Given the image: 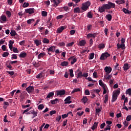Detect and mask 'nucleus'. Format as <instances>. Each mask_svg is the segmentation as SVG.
<instances>
[{
	"label": "nucleus",
	"mask_w": 131,
	"mask_h": 131,
	"mask_svg": "<svg viewBox=\"0 0 131 131\" xmlns=\"http://www.w3.org/2000/svg\"><path fill=\"white\" fill-rule=\"evenodd\" d=\"M46 53L45 52H42L40 53L38 55V59H41V58H43V57H45V56H46Z\"/></svg>",
	"instance_id": "nucleus-19"
},
{
	"label": "nucleus",
	"mask_w": 131,
	"mask_h": 131,
	"mask_svg": "<svg viewBox=\"0 0 131 131\" xmlns=\"http://www.w3.org/2000/svg\"><path fill=\"white\" fill-rule=\"evenodd\" d=\"M85 43H86L85 40H81L79 41V46H80V47H84V46L85 45Z\"/></svg>",
	"instance_id": "nucleus-12"
},
{
	"label": "nucleus",
	"mask_w": 131,
	"mask_h": 131,
	"mask_svg": "<svg viewBox=\"0 0 131 131\" xmlns=\"http://www.w3.org/2000/svg\"><path fill=\"white\" fill-rule=\"evenodd\" d=\"M83 77L82 72L81 71H79V72L77 74V78H81V77Z\"/></svg>",
	"instance_id": "nucleus-34"
},
{
	"label": "nucleus",
	"mask_w": 131,
	"mask_h": 131,
	"mask_svg": "<svg viewBox=\"0 0 131 131\" xmlns=\"http://www.w3.org/2000/svg\"><path fill=\"white\" fill-rule=\"evenodd\" d=\"M7 73H8V74H10V75H14V74H15V72H14V71H7Z\"/></svg>",
	"instance_id": "nucleus-60"
},
{
	"label": "nucleus",
	"mask_w": 131,
	"mask_h": 131,
	"mask_svg": "<svg viewBox=\"0 0 131 131\" xmlns=\"http://www.w3.org/2000/svg\"><path fill=\"white\" fill-rule=\"evenodd\" d=\"M69 63L68 61H63L60 63L61 66L64 67L65 66H68Z\"/></svg>",
	"instance_id": "nucleus-24"
},
{
	"label": "nucleus",
	"mask_w": 131,
	"mask_h": 131,
	"mask_svg": "<svg viewBox=\"0 0 131 131\" xmlns=\"http://www.w3.org/2000/svg\"><path fill=\"white\" fill-rule=\"evenodd\" d=\"M104 71H105L106 74H110L111 71H112V68L110 67H105L104 68Z\"/></svg>",
	"instance_id": "nucleus-6"
},
{
	"label": "nucleus",
	"mask_w": 131,
	"mask_h": 131,
	"mask_svg": "<svg viewBox=\"0 0 131 131\" xmlns=\"http://www.w3.org/2000/svg\"><path fill=\"white\" fill-rule=\"evenodd\" d=\"M91 6V2L88 1L85 3H83L82 4L81 6V10H82V13H83V12L87 11V10L89 9V7Z\"/></svg>",
	"instance_id": "nucleus-1"
},
{
	"label": "nucleus",
	"mask_w": 131,
	"mask_h": 131,
	"mask_svg": "<svg viewBox=\"0 0 131 131\" xmlns=\"http://www.w3.org/2000/svg\"><path fill=\"white\" fill-rule=\"evenodd\" d=\"M54 92H50L47 95L46 99H50V98H52V97H54Z\"/></svg>",
	"instance_id": "nucleus-18"
},
{
	"label": "nucleus",
	"mask_w": 131,
	"mask_h": 131,
	"mask_svg": "<svg viewBox=\"0 0 131 131\" xmlns=\"http://www.w3.org/2000/svg\"><path fill=\"white\" fill-rule=\"evenodd\" d=\"M12 50L13 51V53H19V50H18L17 48L13 47Z\"/></svg>",
	"instance_id": "nucleus-52"
},
{
	"label": "nucleus",
	"mask_w": 131,
	"mask_h": 131,
	"mask_svg": "<svg viewBox=\"0 0 131 131\" xmlns=\"http://www.w3.org/2000/svg\"><path fill=\"white\" fill-rule=\"evenodd\" d=\"M13 59H15V60H17L18 59V56L16 55V54H13L12 55L11 59L13 60Z\"/></svg>",
	"instance_id": "nucleus-49"
},
{
	"label": "nucleus",
	"mask_w": 131,
	"mask_h": 131,
	"mask_svg": "<svg viewBox=\"0 0 131 131\" xmlns=\"http://www.w3.org/2000/svg\"><path fill=\"white\" fill-rule=\"evenodd\" d=\"M27 22L28 24H32V23H33V22H34V19L32 18V19H28L27 21Z\"/></svg>",
	"instance_id": "nucleus-37"
},
{
	"label": "nucleus",
	"mask_w": 131,
	"mask_h": 131,
	"mask_svg": "<svg viewBox=\"0 0 131 131\" xmlns=\"http://www.w3.org/2000/svg\"><path fill=\"white\" fill-rule=\"evenodd\" d=\"M88 100L89 99H88V98H86V96H84L83 98L81 99L82 102H83L84 104H85Z\"/></svg>",
	"instance_id": "nucleus-28"
},
{
	"label": "nucleus",
	"mask_w": 131,
	"mask_h": 131,
	"mask_svg": "<svg viewBox=\"0 0 131 131\" xmlns=\"http://www.w3.org/2000/svg\"><path fill=\"white\" fill-rule=\"evenodd\" d=\"M99 123L97 122H95L94 124L93 125L92 127H91V129H92L93 130H94V129H96V128H97V127H98V124Z\"/></svg>",
	"instance_id": "nucleus-15"
},
{
	"label": "nucleus",
	"mask_w": 131,
	"mask_h": 131,
	"mask_svg": "<svg viewBox=\"0 0 131 131\" xmlns=\"http://www.w3.org/2000/svg\"><path fill=\"white\" fill-rule=\"evenodd\" d=\"M80 91L81 90L79 88L75 89L72 91L71 94H74V93H77V92H80Z\"/></svg>",
	"instance_id": "nucleus-36"
},
{
	"label": "nucleus",
	"mask_w": 131,
	"mask_h": 131,
	"mask_svg": "<svg viewBox=\"0 0 131 131\" xmlns=\"http://www.w3.org/2000/svg\"><path fill=\"white\" fill-rule=\"evenodd\" d=\"M11 63H10V60H8L6 63V67H7V68H9L10 70H13V69H12L13 67H12V66H11Z\"/></svg>",
	"instance_id": "nucleus-11"
},
{
	"label": "nucleus",
	"mask_w": 131,
	"mask_h": 131,
	"mask_svg": "<svg viewBox=\"0 0 131 131\" xmlns=\"http://www.w3.org/2000/svg\"><path fill=\"white\" fill-rule=\"evenodd\" d=\"M93 77L94 78H98V74L96 72H94L93 74Z\"/></svg>",
	"instance_id": "nucleus-57"
},
{
	"label": "nucleus",
	"mask_w": 131,
	"mask_h": 131,
	"mask_svg": "<svg viewBox=\"0 0 131 131\" xmlns=\"http://www.w3.org/2000/svg\"><path fill=\"white\" fill-rule=\"evenodd\" d=\"M26 90L29 94H30V93H32L34 91V87L33 86H29Z\"/></svg>",
	"instance_id": "nucleus-7"
},
{
	"label": "nucleus",
	"mask_w": 131,
	"mask_h": 131,
	"mask_svg": "<svg viewBox=\"0 0 131 131\" xmlns=\"http://www.w3.org/2000/svg\"><path fill=\"white\" fill-rule=\"evenodd\" d=\"M10 34L11 36H16V35H17V33L15 30H11Z\"/></svg>",
	"instance_id": "nucleus-29"
},
{
	"label": "nucleus",
	"mask_w": 131,
	"mask_h": 131,
	"mask_svg": "<svg viewBox=\"0 0 131 131\" xmlns=\"http://www.w3.org/2000/svg\"><path fill=\"white\" fill-rule=\"evenodd\" d=\"M58 101H59V99L55 98V100H51V103L52 105H55V104H57Z\"/></svg>",
	"instance_id": "nucleus-22"
},
{
	"label": "nucleus",
	"mask_w": 131,
	"mask_h": 131,
	"mask_svg": "<svg viewBox=\"0 0 131 131\" xmlns=\"http://www.w3.org/2000/svg\"><path fill=\"white\" fill-rule=\"evenodd\" d=\"M116 3L118 5H121L122 4H124L125 1H124V0H117L116 1Z\"/></svg>",
	"instance_id": "nucleus-23"
},
{
	"label": "nucleus",
	"mask_w": 131,
	"mask_h": 131,
	"mask_svg": "<svg viewBox=\"0 0 131 131\" xmlns=\"http://www.w3.org/2000/svg\"><path fill=\"white\" fill-rule=\"evenodd\" d=\"M87 17H88V18H90L91 19H92L93 18V15H92V12H89L88 13Z\"/></svg>",
	"instance_id": "nucleus-51"
},
{
	"label": "nucleus",
	"mask_w": 131,
	"mask_h": 131,
	"mask_svg": "<svg viewBox=\"0 0 131 131\" xmlns=\"http://www.w3.org/2000/svg\"><path fill=\"white\" fill-rule=\"evenodd\" d=\"M74 45V42H72L71 43H69L67 45V47H72Z\"/></svg>",
	"instance_id": "nucleus-64"
},
{
	"label": "nucleus",
	"mask_w": 131,
	"mask_h": 131,
	"mask_svg": "<svg viewBox=\"0 0 131 131\" xmlns=\"http://www.w3.org/2000/svg\"><path fill=\"white\" fill-rule=\"evenodd\" d=\"M126 120L127 121H130V120H131V115L127 116L126 118Z\"/></svg>",
	"instance_id": "nucleus-61"
},
{
	"label": "nucleus",
	"mask_w": 131,
	"mask_h": 131,
	"mask_svg": "<svg viewBox=\"0 0 131 131\" xmlns=\"http://www.w3.org/2000/svg\"><path fill=\"white\" fill-rule=\"evenodd\" d=\"M108 76L106 77V75L104 76L105 78H106V79H111V78H112V75H107Z\"/></svg>",
	"instance_id": "nucleus-56"
},
{
	"label": "nucleus",
	"mask_w": 131,
	"mask_h": 131,
	"mask_svg": "<svg viewBox=\"0 0 131 131\" xmlns=\"http://www.w3.org/2000/svg\"><path fill=\"white\" fill-rule=\"evenodd\" d=\"M70 75L71 77H73L74 76V74H73V69H70Z\"/></svg>",
	"instance_id": "nucleus-44"
},
{
	"label": "nucleus",
	"mask_w": 131,
	"mask_h": 131,
	"mask_svg": "<svg viewBox=\"0 0 131 131\" xmlns=\"http://www.w3.org/2000/svg\"><path fill=\"white\" fill-rule=\"evenodd\" d=\"M126 94L131 96V89H128L126 91Z\"/></svg>",
	"instance_id": "nucleus-46"
},
{
	"label": "nucleus",
	"mask_w": 131,
	"mask_h": 131,
	"mask_svg": "<svg viewBox=\"0 0 131 131\" xmlns=\"http://www.w3.org/2000/svg\"><path fill=\"white\" fill-rule=\"evenodd\" d=\"M40 61L38 62L37 63L35 62H33V66H34V67H39V66H40Z\"/></svg>",
	"instance_id": "nucleus-32"
},
{
	"label": "nucleus",
	"mask_w": 131,
	"mask_h": 131,
	"mask_svg": "<svg viewBox=\"0 0 131 131\" xmlns=\"http://www.w3.org/2000/svg\"><path fill=\"white\" fill-rule=\"evenodd\" d=\"M56 111H51L50 112V114L51 115V116H52V115H54V114H56Z\"/></svg>",
	"instance_id": "nucleus-63"
},
{
	"label": "nucleus",
	"mask_w": 131,
	"mask_h": 131,
	"mask_svg": "<svg viewBox=\"0 0 131 131\" xmlns=\"http://www.w3.org/2000/svg\"><path fill=\"white\" fill-rule=\"evenodd\" d=\"M106 10H110V9H114L115 8V4L108 2L107 4H105Z\"/></svg>",
	"instance_id": "nucleus-2"
},
{
	"label": "nucleus",
	"mask_w": 131,
	"mask_h": 131,
	"mask_svg": "<svg viewBox=\"0 0 131 131\" xmlns=\"http://www.w3.org/2000/svg\"><path fill=\"white\" fill-rule=\"evenodd\" d=\"M95 57V53H92L90 55L89 60H93Z\"/></svg>",
	"instance_id": "nucleus-45"
},
{
	"label": "nucleus",
	"mask_w": 131,
	"mask_h": 131,
	"mask_svg": "<svg viewBox=\"0 0 131 131\" xmlns=\"http://www.w3.org/2000/svg\"><path fill=\"white\" fill-rule=\"evenodd\" d=\"M42 76H43V73H40V74L37 75L36 76V77L37 78H41V77H42Z\"/></svg>",
	"instance_id": "nucleus-50"
},
{
	"label": "nucleus",
	"mask_w": 131,
	"mask_h": 131,
	"mask_svg": "<svg viewBox=\"0 0 131 131\" xmlns=\"http://www.w3.org/2000/svg\"><path fill=\"white\" fill-rule=\"evenodd\" d=\"M0 19L2 21H3V22H6V21H7V17L6 16V15H2Z\"/></svg>",
	"instance_id": "nucleus-35"
},
{
	"label": "nucleus",
	"mask_w": 131,
	"mask_h": 131,
	"mask_svg": "<svg viewBox=\"0 0 131 131\" xmlns=\"http://www.w3.org/2000/svg\"><path fill=\"white\" fill-rule=\"evenodd\" d=\"M9 47L11 51L13 50V45H14V41L10 40L9 41Z\"/></svg>",
	"instance_id": "nucleus-13"
},
{
	"label": "nucleus",
	"mask_w": 131,
	"mask_h": 131,
	"mask_svg": "<svg viewBox=\"0 0 131 131\" xmlns=\"http://www.w3.org/2000/svg\"><path fill=\"white\" fill-rule=\"evenodd\" d=\"M105 18L108 21H111V20H112V15H111V14H107Z\"/></svg>",
	"instance_id": "nucleus-25"
},
{
	"label": "nucleus",
	"mask_w": 131,
	"mask_h": 131,
	"mask_svg": "<svg viewBox=\"0 0 131 131\" xmlns=\"http://www.w3.org/2000/svg\"><path fill=\"white\" fill-rule=\"evenodd\" d=\"M30 113L31 114H33L34 115V117H36V116H37V112L34 111V110L30 111Z\"/></svg>",
	"instance_id": "nucleus-30"
},
{
	"label": "nucleus",
	"mask_w": 131,
	"mask_h": 131,
	"mask_svg": "<svg viewBox=\"0 0 131 131\" xmlns=\"http://www.w3.org/2000/svg\"><path fill=\"white\" fill-rule=\"evenodd\" d=\"M108 57H110V54L108 53V52H106V53L102 54L101 55L100 59L104 61V60L107 59V58H108Z\"/></svg>",
	"instance_id": "nucleus-3"
},
{
	"label": "nucleus",
	"mask_w": 131,
	"mask_h": 131,
	"mask_svg": "<svg viewBox=\"0 0 131 131\" xmlns=\"http://www.w3.org/2000/svg\"><path fill=\"white\" fill-rule=\"evenodd\" d=\"M98 49H100V50H103V49L105 48V44L104 43H100L98 46Z\"/></svg>",
	"instance_id": "nucleus-27"
},
{
	"label": "nucleus",
	"mask_w": 131,
	"mask_h": 131,
	"mask_svg": "<svg viewBox=\"0 0 131 131\" xmlns=\"http://www.w3.org/2000/svg\"><path fill=\"white\" fill-rule=\"evenodd\" d=\"M74 13H80V8H79V7L74 8Z\"/></svg>",
	"instance_id": "nucleus-33"
},
{
	"label": "nucleus",
	"mask_w": 131,
	"mask_h": 131,
	"mask_svg": "<svg viewBox=\"0 0 131 131\" xmlns=\"http://www.w3.org/2000/svg\"><path fill=\"white\" fill-rule=\"evenodd\" d=\"M117 97H118L116 94H113V98H112V102H115L116 100H117Z\"/></svg>",
	"instance_id": "nucleus-26"
},
{
	"label": "nucleus",
	"mask_w": 131,
	"mask_h": 131,
	"mask_svg": "<svg viewBox=\"0 0 131 131\" xmlns=\"http://www.w3.org/2000/svg\"><path fill=\"white\" fill-rule=\"evenodd\" d=\"M92 27H93V25H88L87 26L88 30H89L90 31V30H91Z\"/></svg>",
	"instance_id": "nucleus-59"
},
{
	"label": "nucleus",
	"mask_w": 131,
	"mask_h": 131,
	"mask_svg": "<svg viewBox=\"0 0 131 131\" xmlns=\"http://www.w3.org/2000/svg\"><path fill=\"white\" fill-rule=\"evenodd\" d=\"M41 14L43 17H47L48 16V12H47L46 11H42Z\"/></svg>",
	"instance_id": "nucleus-48"
},
{
	"label": "nucleus",
	"mask_w": 131,
	"mask_h": 131,
	"mask_svg": "<svg viewBox=\"0 0 131 131\" xmlns=\"http://www.w3.org/2000/svg\"><path fill=\"white\" fill-rule=\"evenodd\" d=\"M96 35H97L96 33H94L93 34L89 33L87 35V37H88V38H90V37H93V38H95Z\"/></svg>",
	"instance_id": "nucleus-14"
},
{
	"label": "nucleus",
	"mask_w": 131,
	"mask_h": 131,
	"mask_svg": "<svg viewBox=\"0 0 131 131\" xmlns=\"http://www.w3.org/2000/svg\"><path fill=\"white\" fill-rule=\"evenodd\" d=\"M35 12V9L34 8H29L25 9V12L27 14H29V15H31V14H33Z\"/></svg>",
	"instance_id": "nucleus-4"
},
{
	"label": "nucleus",
	"mask_w": 131,
	"mask_h": 131,
	"mask_svg": "<svg viewBox=\"0 0 131 131\" xmlns=\"http://www.w3.org/2000/svg\"><path fill=\"white\" fill-rule=\"evenodd\" d=\"M84 94L85 95H86V96H90V90H85Z\"/></svg>",
	"instance_id": "nucleus-58"
},
{
	"label": "nucleus",
	"mask_w": 131,
	"mask_h": 131,
	"mask_svg": "<svg viewBox=\"0 0 131 131\" xmlns=\"http://www.w3.org/2000/svg\"><path fill=\"white\" fill-rule=\"evenodd\" d=\"M47 51H48V52H52V53H55V51H56V47L52 46L50 48H47Z\"/></svg>",
	"instance_id": "nucleus-8"
},
{
	"label": "nucleus",
	"mask_w": 131,
	"mask_h": 131,
	"mask_svg": "<svg viewBox=\"0 0 131 131\" xmlns=\"http://www.w3.org/2000/svg\"><path fill=\"white\" fill-rule=\"evenodd\" d=\"M9 55H10V53H9V52H5L3 53V54H2V56L5 58L6 57H8V56H9Z\"/></svg>",
	"instance_id": "nucleus-39"
},
{
	"label": "nucleus",
	"mask_w": 131,
	"mask_h": 131,
	"mask_svg": "<svg viewBox=\"0 0 131 131\" xmlns=\"http://www.w3.org/2000/svg\"><path fill=\"white\" fill-rule=\"evenodd\" d=\"M65 95V90H60L57 92V96H63Z\"/></svg>",
	"instance_id": "nucleus-10"
},
{
	"label": "nucleus",
	"mask_w": 131,
	"mask_h": 131,
	"mask_svg": "<svg viewBox=\"0 0 131 131\" xmlns=\"http://www.w3.org/2000/svg\"><path fill=\"white\" fill-rule=\"evenodd\" d=\"M99 85H100V86H102V88H106L105 84H104V83H103V82H102V80H99Z\"/></svg>",
	"instance_id": "nucleus-40"
},
{
	"label": "nucleus",
	"mask_w": 131,
	"mask_h": 131,
	"mask_svg": "<svg viewBox=\"0 0 131 131\" xmlns=\"http://www.w3.org/2000/svg\"><path fill=\"white\" fill-rule=\"evenodd\" d=\"M6 15L8 16V18H10V17H11V15H12V14L11 13V12L7 11Z\"/></svg>",
	"instance_id": "nucleus-62"
},
{
	"label": "nucleus",
	"mask_w": 131,
	"mask_h": 131,
	"mask_svg": "<svg viewBox=\"0 0 131 131\" xmlns=\"http://www.w3.org/2000/svg\"><path fill=\"white\" fill-rule=\"evenodd\" d=\"M8 106H9V102L7 101L4 102L3 108L4 109H7V107H8Z\"/></svg>",
	"instance_id": "nucleus-41"
},
{
	"label": "nucleus",
	"mask_w": 131,
	"mask_h": 131,
	"mask_svg": "<svg viewBox=\"0 0 131 131\" xmlns=\"http://www.w3.org/2000/svg\"><path fill=\"white\" fill-rule=\"evenodd\" d=\"M130 68V66H128V63H125L123 66L124 71L128 70V69Z\"/></svg>",
	"instance_id": "nucleus-16"
},
{
	"label": "nucleus",
	"mask_w": 131,
	"mask_h": 131,
	"mask_svg": "<svg viewBox=\"0 0 131 131\" xmlns=\"http://www.w3.org/2000/svg\"><path fill=\"white\" fill-rule=\"evenodd\" d=\"M61 118H62V117H61V116H57L56 119V121H57L58 122H59L61 120Z\"/></svg>",
	"instance_id": "nucleus-54"
},
{
	"label": "nucleus",
	"mask_w": 131,
	"mask_h": 131,
	"mask_svg": "<svg viewBox=\"0 0 131 131\" xmlns=\"http://www.w3.org/2000/svg\"><path fill=\"white\" fill-rule=\"evenodd\" d=\"M107 102H108V95L106 94L105 95L104 103V104H106Z\"/></svg>",
	"instance_id": "nucleus-47"
},
{
	"label": "nucleus",
	"mask_w": 131,
	"mask_h": 131,
	"mask_svg": "<svg viewBox=\"0 0 131 131\" xmlns=\"http://www.w3.org/2000/svg\"><path fill=\"white\" fill-rule=\"evenodd\" d=\"M35 43L36 45V46H39V45H40V43H41V41L39 40H35Z\"/></svg>",
	"instance_id": "nucleus-38"
},
{
	"label": "nucleus",
	"mask_w": 131,
	"mask_h": 131,
	"mask_svg": "<svg viewBox=\"0 0 131 131\" xmlns=\"http://www.w3.org/2000/svg\"><path fill=\"white\" fill-rule=\"evenodd\" d=\"M27 56V53L25 52H21L19 55V58H25Z\"/></svg>",
	"instance_id": "nucleus-17"
},
{
	"label": "nucleus",
	"mask_w": 131,
	"mask_h": 131,
	"mask_svg": "<svg viewBox=\"0 0 131 131\" xmlns=\"http://www.w3.org/2000/svg\"><path fill=\"white\" fill-rule=\"evenodd\" d=\"M43 43H49L50 42V40H49V39L47 38H45L43 39Z\"/></svg>",
	"instance_id": "nucleus-42"
},
{
	"label": "nucleus",
	"mask_w": 131,
	"mask_h": 131,
	"mask_svg": "<svg viewBox=\"0 0 131 131\" xmlns=\"http://www.w3.org/2000/svg\"><path fill=\"white\" fill-rule=\"evenodd\" d=\"M54 7H58V5L61 2H60V0H54Z\"/></svg>",
	"instance_id": "nucleus-20"
},
{
	"label": "nucleus",
	"mask_w": 131,
	"mask_h": 131,
	"mask_svg": "<svg viewBox=\"0 0 131 131\" xmlns=\"http://www.w3.org/2000/svg\"><path fill=\"white\" fill-rule=\"evenodd\" d=\"M77 61V58H76V57L74 56V57L73 58L72 60L71 61V65H73V64H74V63H76V62Z\"/></svg>",
	"instance_id": "nucleus-31"
},
{
	"label": "nucleus",
	"mask_w": 131,
	"mask_h": 131,
	"mask_svg": "<svg viewBox=\"0 0 131 131\" xmlns=\"http://www.w3.org/2000/svg\"><path fill=\"white\" fill-rule=\"evenodd\" d=\"M106 10V5L103 4L102 6L99 7L98 11L99 13H105V10Z\"/></svg>",
	"instance_id": "nucleus-5"
},
{
	"label": "nucleus",
	"mask_w": 131,
	"mask_h": 131,
	"mask_svg": "<svg viewBox=\"0 0 131 131\" xmlns=\"http://www.w3.org/2000/svg\"><path fill=\"white\" fill-rule=\"evenodd\" d=\"M67 27L66 26H61L60 27L58 28L57 30V33H61L64 29H66Z\"/></svg>",
	"instance_id": "nucleus-9"
},
{
	"label": "nucleus",
	"mask_w": 131,
	"mask_h": 131,
	"mask_svg": "<svg viewBox=\"0 0 131 131\" xmlns=\"http://www.w3.org/2000/svg\"><path fill=\"white\" fill-rule=\"evenodd\" d=\"M29 6V3H24V4L23 5V8H27Z\"/></svg>",
	"instance_id": "nucleus-53"
},
{
	"label": "nucleus",
	"mask_w": 131,
	"mask_h": 131,
	"mask_svg": "<svg viewBox=\"0 0 131 131\" xmlns=\"http://www.w3.org/2000/svg\"><path fill=\"white\" fill-rule=\"evenodd\" d=\"M43 108H45V105H43V104H39L38 106V109L39 110H42Z\"/></svg>",
	"instance_id": "nucleus-43"
},
{
	"label": "nucleus",
	"mask_w": 131,
	"mask_h": 131,
	"mask_svg": "<svg viewBox=\"0 0 131 131\" xmlns=\"http://www.w3.org/2000/svg\"><path fill=\"white\" fill-rule=\"evenodd\" d=\"M70 100H71V96H68L64 100V102H65V103H66V102H68V101H70Z\"/></svg>",
	"instance_id": "nucleus-55"
},
{
	"label": "nucleus",
	"mask_w": 131,
	"mask_h": 131,
	"mask_svg": "<svg viewBox=\"0 0 131 131\" xmlns=\"http://www.w3.org/2000/svg\"><path fill=\"white\" fill-rule=\"evenodd\" d=\"M122 11L125 13V14H128L129 15L131 14V11H129L128 10L125 9V8H123Z\"/></svg>",
	"instance_id": "nucleus-21"
}]
</instances>
